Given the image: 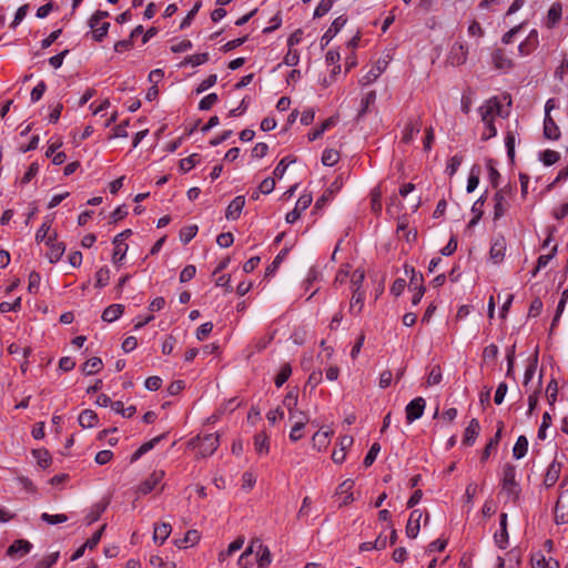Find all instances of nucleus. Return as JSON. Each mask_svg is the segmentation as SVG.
Returning <instances> with one entry per match:
<instances>
[{
  "instance_id": "obj_21",
  "label": "nucleus",
  "mask_w": 568,
  "mask_h": 568,
  "mask_svg": "<svg viewBox=\"0 0 568 568\" xmlns=\"http://www.w3.org/2000/svg\"><path fill=\"white\" fill-rule=\"evenodd\" d=\"M422 517H423V514L418 509H415L410 513L409 519H408V523L406 526V535L408 538L417 537V535L419 532V528H420L419 521H420Z\"/></svg>"
},
{
  "instance_id": "obj_15",
  "label": "nucleus",
  "mask_w": 568,
  "mask_h": 568,
  "mask_svg": "<svg viewBox=\"0 0 568 568\" xmlns=\"http://www.w3.org/2000/svg\"><path fill=\"white\" fill-rule=\"evenodd\" d=\"M164 477V471L155 470L150 477H148L144 481H142L138 488V491L142 495H148L161 483Z\"/></svg>"
},
{
  "instance_id": "obj_16",
  "label": "nucleus",
  "mask_w": 568,
  "mask_h": 568,
  "mask_svg": "<svg viewBox=\"0 0 568 568\" xmlns=\"http://www.w3.org/2000/svg\"><path fill=\"white\" fill-rule=\"evenodd\" d=\"M506 254V240L500 236L494 240L489 250L490 260L498 264L500 263Z\"/></svg>"
},
{
  "instance_id": "obj_32",
  "label": "nucleus",
  "mask_w": 568,
  "mask_h": 568,
  "mask_svg": "<svg viewBox=\"0 0 568 568\" xmlns=\"http://www.w3.org/2000/svg\"><path fill=\"white\" fill-rule=\"evenodd\" d=\"M78 422L83 428H92L98 424V415L92 409H84L80 413Z\"/></svg>"
},
{
  "instance_id": "obj_13",
  "label": "nucleus",
  "mask_w": 568,
  "mask_h": 568,
  "mask_svg": "<svg viewBox=\"0 0 568 568\" xmlns=\"http://www.w3.org/2000/svg\"><path fill=\"white\" fill-rule=\"evenodd\" d=\"M354 480L353 479H346L344 480L336 489V495L339 498V506H346L351 504L354 500Z\"/></svg>"
},
{
  "instance_id": "obj_35",
  "label": "nucleus",
  "mask_w": 568,
  "mask_h": 568,
  "mask_svg": "<svg viewBox=\"0 0 568 568\" xmlns=\"http://www.w3.org/2000/svg\"><path fill=\"white\" fill-rule=\"evenodd\" d=\"M484 203H485V199H484V195H481L479 199H477L473 206H471V214H473V217L471 220L469 221L468 225L469 226H474L478 223V221L481 219L483 214H484Z\"/></svg>"
},
{
  "instance_id": "obj_46",
  "label": "nucleus",
  "mask_w": 568,
  "mask_h": 568,
  "mask_svg": "<svg viewBox=\"0 0 568 568\" xmlns=\"http://www.w3.org/2000/svg\"><path fill=\"white\" fill-rule=\"evenodd\" d=\"M200 163V155L196 153L191 154L180 161V170L184 173L191 171Z\"/></svg>"
},
{
  "instance_id": "obj_9",
  "label": "nucleus",
  "mask_w": 568,
  "mask_h": 568,
  "mask_svg": "<svg viewBox=\"0 0 568 568\" xmlns=\"http://www.w3.org/2000/svg\"><path fill=\"white\" fill-rule=\"evenodd\" d=\"M503 489L508 493V495H515L518 493V484L516 481V467L513 465H506L503 469V478H501Z\"/></svg>"
},
{
  "instance_id": "obj_42",
  "label": "nucleus",
  "mask_w": 568,
  "mask_h": 568,
  "mask_svg": "<svg viewBox=\"0 0 568 568\" xmlns=\"http://www.w3.org/2000/svg\"><path fill=\"white\" fill-rule=\"evenodd\" d=\"M162 436H158L144 444H142L133 454L132 460H138L142 455L146 454L161 440Z\"/></svg>"
},
{
  "instance_id": "obj_25",
  "label": "nucleus",
  "mask_w": 568,
  "mask_h": 568,
  "mask_svg": "<svg viewBox=\"0 0 568 568\" xmlns=\"http://www.w3.org/2000/svg\"><path fill=\"white\" fill-rule=\"evenodd\" d=\"M544 135L548 140H558L560 136V130L550 114L544 119Z\"/></svg>"
},
{
  "instance_id": "obj_18",
  "label": "nucleus",
  "mask_w": 568,
  "mask_h": 568,
  "mask_svg": "<svg viewBox=\"0 0 568 568\" xmlns=\"http://www.w3.org/2000/svg\"><path fill=\"white\" fill-rule=\"evenodd\" d=\"M244 205L245 197L243 195L235 196L226 209L225 217L231 221L237 220L242 213Z\"/></svg>"
},
{
  "instance_id": "obj_59",
  "label": "nucleus",
  "mask_w": 568,
  "mask_h": 568,
  "mask_svg": "<svg viewBox=\"0 0 568 568\" xmlns=\"http://www.w3.org/2000/svg\"><path fill=\"white\" fill-rule=\"evenodd\" d=\"M443 373L439 366H434L428 373L427 384L429 386L437 385L442 382Z\"/></svg>"
},
{
  "instance_id": "obj_31",
  "label": "nucleus",
  "mask_w": 568,
  "mask_h": 568,
  "mask_svg": "<svg viewBox=\"0 0 568 568\" xmlns=\"http://www.w3.org/2000/svg\"><path fill=\"white\" fill-rule=\"evenodd\" d=\"M254 449L258 455H266L270 452V439L264 432L254 436Z\"/></svg>"
},
{
  "instance_id": "obj_37",
  "label": "nucleus",
  "mask_w": 568,
  "mask_h": 568,
  "mask_svg": "<svg viewBox=\"0 0 568 568\" xmlns=\"http://www.w3.org/2000/svg\"><path fill=\"white\" fill-rule=\"evenodd\" d=\"M537 43V31L536 30H532L529 36H528V39L527 41L525 42H521L519 45H518V51L521 55H527L529 54L532 49L535 48Z\"/></svg>"
},
{
  "instance_id": "obj_12",
  "label": "nucleus",
  "mask_w": 568,
  "mask_h": 568,
  "mask_svg": "<svg viewBox=\"0 0 568 568\" xmlns=\"http://www.w3.org/2000/svg\"><path fill=\"white\" fill-rule=\"evenodd\" d=\"M346 24V18L343 16L337 17L325 31V33L321 38V45L324 48L328 45V43L336 37V34L343 29Z\"/></svg>"
},
{
  "instance_id": "obj_2",
  "label": "nucleus",
  "mask_w": 568,
  "mask_h": 568,
  "mask_svg": "<svg viewBox=\"0 0 568 568\" xmlns=\"http://www.w3.org/2000/svg\"><path fill=\"white\" fill-rule=\"evenodd\" d=\"M220 445V436L217 434H206L190 439L189 446L197 448L201 457H209L214 454Z\"/></svg>"
},
{
  "instance_id": "obj_38",
  "label": "nucleus",
  "mask_w": 568,
  "mask_h": 568,
  "mask_svg": "<svg viewBox=\"0 0 568 568\" xmlns=\"http://www.w3.org/2000/svg\"><path fill=\"white\" fill-rule=\"evenodd\" d=\"M556 253H557V245H554L551 251L548 254L540 255L537 260L536 268L531 272V276L535 277L541 268L546 267L548 265V263L555 257Z\"/></svg>"
},
{
  "instance_id": "obj_56",
  "label": "nucleus",
  "mask_w": 568,
  "mask_h": 568,
  "mask_svg": "<svg viewBox=\"0 0 568 568\" xmlns=\"http://www.w3.org/2000/svg\"><path fill=\"white\" fill-rule=\"evenodd\" d=\"M128 248V244H116L113 248L112 262L114 264H120L124 260Z\"/></svg>"
},
{
  "instance_id": "obj_54",
  "label": "nucleus",
  "mask_w": 568,
  "mask_h": 568,
  "mask_svg": "<svg viewBox=\"0 0 568 568\" xmlns=\"http://www.w3.org/2000/svg\"><path fill=\"white\" fill-rule=\"evenodd\" d=\"M463 162V156L459 155V154H455L453 155L448 162H447V165H446V173L449 175V176H453L459 169L460 164Z\"/></svg>"
},
{
  "instance_id": "obj_62",
  "label": "nucleus",
  "mask_w": 568,
  "mask_h": 568,
  "mask_svg": "<svg viewBox=\"0 0 568 568\" xmlns=\"http://www.w3.org/2000/svg\"><path fill=\"white\" fill-rule=\"evenodd\" d=\"M217 81V75L216 74H210L207 78H205L204 80L201 81V83L197 85L195 92L197 94L209 90L210 88H212Z\"/></svg>"
},
{
  "instance_id": "obj_48",
  "label": "nucleus",
  "mask_w": 568,
  "mask_h": 568,
  "mask_svg": "<svg viewBox=\"0 0 568 568\" xmlns=\"http://www.w3.org/2000/svg\"><path fill=\"white\" fill-rule=\"evenodd\" d=\"M112 409L116 413V414H120L122 415L123 417L125 418H130L132 417L135 412H136V408L135 406H128V407H124L123 403L122 402H114L112 404Z\"/></svg>"
},
{
  "instance_id": "obj_50",
  "label": "nucleus",
  "mask_w": 568,
  "mask_h": 568,
  "mask_svg": "<svg viewBox=\"0 0 568 568\" xmlns=\"http://www.w3.org/2000/svg\"><path fill=\"white\" fill-rule=\"evenodd\" d=\"M364 278H365V273L363 270H355L351 276V290L352 291H363L362 290V286H363V282H364Z\"/></svg>"
},
{
  "instance_id": "obj_53",
  "label": "nucleus",
  "mask_w": 568,
  "mask_h": 568,
  "mask_svg": "<svg viewBox=\"0 0 568 568\" xmlns=\"http://www.w3.org/2000/svg\"><path fill=\"white\" fill-rule=\"evenodd\" d=\"M40 518L42 521L47 523L48 525L63 524L68 520V517L64 514L51 515L48 513H43Z\"/></svg>"
},
{
  "instance_id": "obj_8",
  "label": "nucleus",
  "mask_w": 568,
  "mask_h": 568,
  "mask_svg": "<svg viewBox=\"0 0 568 568\" xmlns=\"http://www.w3.org/2000/svg\"><path fill=\"white\" fill-rule=\"evenodd\" d=\"M45 245L49 247V251L47 252V257L49 262L53 264L60 261L65 251V245L63 244V242H59L57 240L55 232H52V236L48 237Z\"/></svg>"
},
{
  "instance_id": "obj_36",
  "label": "nucleus",
  "mask_w": 568,
  "mask_h": 568,
  "mask_svg": "<svg viewBox=\"0 0 568 568\" xmlns=\"http://www.w3.org/2000/svg\"><path fill=\"white\" fill-rule=\"evenodd\" d=\"M103 366V363L100 357H91L89 358L82 366V373L84 375H93L98 373Z\"/></svg>"
},
{
  "instance_id": "obj_11",
  "label": "nucleus",
  "mask_w": 568,
  "mask_h": 568,
  "mask_svg": "<svg viewBox=\"0 0 568 568\" xmlns=\"http://www.w3.org/2000/svg\"><path fill=\"white\" fill-rule=\"evenodd\" d=\"M561 468H562V464L556 459L552 460L548 465L546 473L544 475V480H542V486L546 489L554 487L556 485V483L559 480L560 474H561Z\"/></svg>"
},
{
  "instance_id": "obj_52",
  "label": "nucleus",
  "mask_w": 568,
  "mask_h": 568,
  "mask_svg": "<svg viewBox=\"0 0 568 568\" xmlns=\"http://www.w3.org/2000/svg\"><path fill=\"white\" fill-rule=\"evenodd\" d=\"M539 159L540 161L546 165V166H550L552 164H555L556 162H558V160L560 159V155L558 152L556 151H552V150H546L544 152H541L539 154Z\"/></svg>"
},
{
  "instance_id": "obj_41",
  "label": "nucleus",
  "mask_w": 568,
  "mask_h": 568,
  "mask_svg": "<svg viewBox=\"0 0 568 568\" xmlns=\"http://www.w3.org/2000/svg\"><path fill=\"white\" fill-rule=\"evenodd\" d=\"M197 230H199L197 225H195V224L182 227L180 231V234H179L180 241L183 244L190 243L197 234Z\"/></svg>"
},
{
  "instance_id": "obj_39",
  "label": "nucleus",
  "mask_w": 568,
  "mask_h": 568,
  "mask_svg": "<svg viewBox=\"0 0 568 568\" xmlns=\"http://www.w3.org/2000/svg\"><path fill=\"white\" fill-rule=\"evenodd\" d=\"M257 568H267L272 562V554L270 548L266 546L256 554Z\"/></svg>"
},
{
  "instance_id": "obj_7",
  "label": "nucleus",
  "mask_w": 568,
  "mask_h": 568,
  "mask_svg": "<svg viewBox=\"0 0 568 568\" xmlns=\"http://www.w3.org/2000/svg\"><path fill=\"white\" fill-rule=\"evenodd\" d=\"M426 402L423 397L412 399L405 407L407 424H412L419 419L425 410Z\"/></svg>"
},
{
  "instance_id": "obj_63",
  "label": "nucleus",
  "mask_w": 568,
  "mask_h": 568,
  "mask_svg": "<svg viewBox=\"0 0 568 568\" xmlns=\"http://www.w3.org/2000/svg\"><path fill=\"white\" fill-rule=\"evenodd\" d=\"M557 394H558V385L555 379H551L546 388V396L548 399V403L550 405H554V403L557 400Z\"/></svg>"
},
{
  "instance_id": "obj_30",
  "label": "nucleus",
  "mask_w": 568,
  "mask_h": 568,
  "mask_svg": "<svg viewBox=\"0 0 568 568\" xmlns=\"http://www.w3.org/2000/svg\"><path fill=\"white\" fill-rule=\"evenodd\" d=\"M31 549H32V544L30 541L24 540V539H18L9 546L7 554L9 556H12L14 554H21L23 556V555L29 554L31 551Z\"/></svg>"
},
{
  "instance_id": "obj_45",
  "label": "nucleus",
  "mask_w": 568,
  "mask_h": 568,
  "mask_svg": "<svg viewBox=\"0 0 568 568\" xmlns=\"http://www.w3.org/2000/svg\"><path fill=\"white\" fill-rule=\"evenodd\" d=\"M334 124H335V120L333 118H329V119L325 120L317 129H315V130H313L312 132L308 133V140L310 141L317 140L320 136H322V134L326 130L332 128Z\"/></svg>"
},
{
  "instance_id": "obj_23",
  "label": "nucleus",
  "mask_w": 568,
  "mask_h": 568,
  "mask_svg": "<svg viewBox=\"0 0 568 568\" xmlns=\"http://www.w3.org/2000/svg\"><path fill=\"white\" fill-rule=\"evenodd\" d=\"M479 430H480L479 422L477 419L473 418L465 429L463 444L466 446H471L475 443V440L479 434Z\"/></svg>"
},
{
  "instance_id": "obj_14",
  "label": "nucleus",
  "mask_w": 568,
  "mask_h": 568,
  "mask_svg": "<svg viewBox=\"0 0 568 568\" xmlns=\"http://www.w3.org/2000/svg\"><path fill=\"white\" fill-rule=\"evenodd\" d=\"M494 540L498 548L505 549L508 546V531H507V514L501 513L499 516V530L495 532Z\"/></svg>"
},
{
  "instance_id": "obj_5",
  "label": "nucleus",
  "mask_w": 568,
  "mask_h": 568,
  "mask_svg": "<svg viewBox=\"0 0 568 568\" xmlns=\"http://www.w3.org/2000/svg\"><path fill=\"white\" fill-rule=\"evenodd\" d=\"M493 200H494L493 219H494V221H497L500 217H503L510 207V192L505 189L498 190L495 193Z\"/></svg>"
},
{
  "instance_id": "obj_47",
  "label": "nucleus",
  "mask_w": 568,
  "mask_h": 568,
  "mask_svg": "<svg viewBox=\"0 0 568 568\" xmlns=\"http://www.w3.org/2000/svg\"><path fill=\"white\" fill-rule=\"evenodd\" d=\"M375 101H376V92L375 91H369L368 93H366L362 98V101H361V109L358 111V118L364 116L365 113L367 112L369 105L375 103Z\"/></svg>"
},
{
  "instance_id": "obj_60",
  "label": "nucleus",
  "mask_w": 568,
  "mask_h": 568,
  "mask_svg": "<svg viewBox=\"0 0 568 568\" xmlns=\"http://www.w3.org/2000/svg\"><path fill=\"white\" fill-rule=\"evenodd\" d=\"M298 403V394L297 390L292 389L287 392L283 399V405L287 408V410L294 408L297 406Z\"/></svg>"
},
{
  "instance_id": "obj_26",
  "label": "nucleus",
  "mask_w": 568,
  "mask_h": 568,
  "mask_svg": "<svg viewBox=\"0 0 568 568\" xmlns=\"http://www.w3.org/2000/svg\"><path fill=\"white\" fill-rule=\"evenodd\" d=\"M365 292L364 291H352V297L349 302V313L357 316L361 314L364 307Z\"/></svg>"
},
{
  "instance_id": "obj_57",
  "label": "nucleus",
  "mask_w": 568,
  "mask_h": 568,
  "mask_svg": "<svg viewBox=\"0 0 568 568\" xmlns=\"http://www.w3.org/2000/svg\"><path fill=\"white\" fill-rule=\"evenodd\" d=\"M217 101H219L217 94L210 93L201 99V101L199 103V109L202 111L210 110Z\"/></svg>"
},
{
  "instance_id": "obj_4",
  "label": "nucleus",
  "mask_w": 568,
  "mask_h": 568,
  "mask_svg": "<svg viewBox=\"0 0 568 568\" xmlns=\"http://www.w3.org/2000/svg\"><path fill=\"white\" fill-rule=\"evenodd\" d=\"M109 16V12L98 10L89 20V26L93 31V39L98 42L102 41L109 31L110 23L102 21Z\"/></svg>"
},
{
  "instance_id": "obj_33",
  "label": "nucleus",
  "mask_w": 568,
  "mask_h": 568,
  "mask_svg": "<svg viewBox=\"0 0 568 568\" xmlns=\"http://www.w3.org/2000/svg\"><path fill=\"white\" fill-rule=\"evenodd\" d=\"M51 225H52V219H50L49 216H45L44 221L42 222L41 226L38 229V231L36 233V241L38 243L44 242L47 244L48 237L52 236V233H50Z\"/></svg>"
},
{
  "instance_id": "obj_51",
  "label": "nucleus",
  "mask_w": 568,
  "mask_h": 568,
  "mask_svg": "<svg viewBox=\"0 0 568 568\" xmlns=\"http://www.w3.org/2000/svg\"><path fill=\"white\" fill-rule=\"evenodd\" d=\"M41 275L33 271L29 274L28 278V292L31 294H38L40 290Z\"/></svg>"
},
{
  "instance_id": "obj_55",
  "label": "nucleus",
  "mask_w": 568,
  "mask_h": 568,
  "mask_svg": "<svg viewBox=\"0 0 568 568\" xmlns=\"http://www.w3.org/2000/svg\"><path fill=\"white\" fill-rule=\"evenodd\" d=\"M288 418L293 423L305 424L308 422V416L303 410L298 409L297 406L288 410Z\"/></svg>"
},
{
  "instance_id": "obj_58",
  "label": "nucleus",
  "mask_w": 568,
  "mask_h": 568,
  "mask_svg": "<svg viewBox=\"0 0 568 568\" xmlns=\"http://www.w3.org/2000/svg\"><path fill=\"white\" fill-rule=\"evenodd\" d=\"M333 0H321L314 10V18H321L325 16L333 7Z\"/></svg>"
},
{
  "instance_id": "obj_20",
  "label": "nucleus",
  "mask_w": 568,
  "mask_h": 568,
  "mask_svg": "<svg viewBox=\"0 0 568 568\" xmlns=\"http://www.w3.org/2000/svg\"><path fill=\"white\" fill-rule=\"evenodd\" d=\"M332 435L333 432L329 429H321L316 432L312 437L313 448L317 449L318 452L326 449L331 443Z\"/></svg>"
},
{
  "instance_id": "obj_22",
  "label": "nucleus",
  "mask_w": 568,
  "mask_h": 568,
  "mask_svg": "<svg viewBox=\"0 0 568 568\" xmlns=\"http://www.w3.org/2000/svg\"><path fill=\"white\" fill-rule=\"evenodd\" d=\"M491 61L494 67L498 70L507 71L513 67L511 59H509L500 49H497L493 52Z\"/></svg>"
},
{
  "instance_id": "obj_43",
  "label": "nucleus",
  "mask_w": 568,
  "mask_h": 568,
  "mask_svg": "<svg viewBox=\"0 0 568 568\" xmlns=\"http://www.w3.org/2000/svg\"><path fill=\"white\" fill-rule=\"evenodd\" d=\"M339 160V153L334 149H325L322 154V163L325 166H333Z\"/></svg>"
},
{
  "instance_id": "obj_28",
  "label": "nucleus",
  "mask_w": 568,
  "mask_h": 568,
  "mask_svg": "<svg viewBox=\"0 0 568 568\" xmlns=\"http://www.w3.org/2000/svg\"><path fill=\"white\" fill-rule=\"evenodd\" d=\"M172 527L168 523H161L154 525L153 540L162 545L171 535Z\"/></svg>"
},
{
  "instance_id": "obj_1",
  "label": "nucleus",
  "mask_w": 568,
  "mask_h": 568,
  "mask_svg": "<svg viewBox=\"0 0 568 568\" xmlns=\"http://www.w3.org/2000/svg\"><path fill=\"white\" fill-rule=\"evenodd\" d=\"M484 131L481 134L483 140H489L497 135V128L495 120L500 116L501 104L497 98L486 100L478 109Z\"/></svg>"
},
{
  "instance_id": "obj_6",
  "label": "nucleus",
  "mask_w": 568,
  "mask_h": 568,
  "mask_svg": "<svg viewBox=\"0 0 568 568\" xmlns=\"http://www.w3.org/2000/svg\"><path fill=\"white\" fill-rule=\"evenodd\" d=\"M468 57V47L464 42H456L452 45L447 61L454 65L458 67L464 64L467 61Z\"/></svg>"
},
{
  "instance_id": "obj_40",
  "label": "nucleus",
  "mask_w": 568,
  "mask_h": 568,
  "mask_svg": "<svg viewBox=\"0 0 568 568\" xmlns=\"http://www.w3.org/2000/svg\"><path fill=\"white\" fill-rule=\"evenodd\" d=\"M291 374H292L291 365L287 363L283 364L274 379L276 387H278V388L282 387L286 383V381L290 378Z\"/></svg>"
},
{
  "instance_id": "obj_19",
  "label": "nucleus",
  "mask_w": 568,
  "mask_h": 568,
  "mask_svg": "<svg viewBox=\"0 0 568 568\" xmlns=\"http://www.w3.org/2000/svg\"><path fill=\"white\" fill-rule=\"evenodd\" d=\"M561 14H562V7L559 2H554L548 12H547V16L545 18V26L548 28V29H552L555 28L560 19H561Z\"/></svg>"
},
{
  "instance_id": "obj_64",
  "label": "nucleus",
  "mask_w": 568,
  "mask_h": 568,
  "mask_svg": "<svg viewBox=\"0 0 568 568\" xmlns=\"http://www.w3.org/2000/svg\"><path fill=\"white\" fill-rule=\"evenodd\" d=\"M47 85L43 81H40L31 91L30 99L32 103L38 102L44 94Z\"/></svg>"
},
{
  "instance_id": "obj_49",
  "label": "nucleus",
  "mask_w": 568,
  "mask_h": 568,
  "mask_svg": "<svg viewBox=\"0 0 568 568\" xmlns=\"http://www.w3.org/2000/svg\"><path fill=\"white\" fill-rule=\"evenodd\" d=\"M479 184V168L473 166L467 180L466 191L468 193L474 192Z\"/></svg>"
},
{
  "instance_id": "obj_44",
  "label": "nucleus",
  "mask_w": 568,
  "mask_h": 568,
  "mask_svg": "<svg viewBox=\"0 0 568 568\" xmlns=\"http://www.w3.org/2000/svg\"><path fill=\"white\" fill-rule=\"evenodd\" d=\"M110 281V268L108 266L100 267L95 273V286L105 287Z\"/></svg>"
},
{
  "instance_id": "obj_29",
  "label": "nucleus",
  "mask_w": 568,
  "mask_h": 568,
  "mask_svg": "<svg viewBox=\"0 0 568 568\" xmlns=\"http://www.w3.org/2000/svg\"><path fill=\"white\" fill-rule=\"evenodd\" d=\"M124 312V306L121 304H112L108 306L103 313H102V320L108 323H113L118 318L121 317V315Z\"/></svg>"
},
{
  "instance_id": "obj_27",
  "label": "nucleus",
  "mask_w": 568,
  "mask_h": 568,
  "mask_svg": "<svg viewBox=\"0 0 568 568\" xmlns=\"http://www.w3.org/2000/svg\"><path fill=\"white\" fill-rule=\"evenodd\" d=\"M244 545V538L237 537L229 547L219 552L217 559L221 564L225 562L231 556L239 551Z\"/></svg>"
},
{
  "instance_id": "obj_3",
  "label": "nucleus",
  "mask_w": 568,
  "mask_h": 568,
  "mask_svg": "<svg viewBox=\"0 0 568 568\" xmlns=\"http://www.w3.org/2000/svg\"><path fill=\"white\" fill-rule=\"evenodd\" d=\"M555 523L564 525L568 523V488H566V480L559 485V496L554 510Z\"/></svg>"
},
{
  "instance_id": "obj_34",
  "label": "nucleus",
  "mask_w": 568,
  "mask_h": 568,
  "mask_svg": "<svg viewBox=\"0 0 568 568\" xmlns=\"http://www.w3.org/2000/svg\"><path fill=\"white\" fill-rule=\"evenodd\" d=\"M527 450H528V439L526 436L520 435L517 438V440L513 447V456L516 459H521L523 457L526 456Z\"/></svg>"
},
{
  "instance_id": "obj_24",
  "label": "nucleus",
  "mask_w": 568,
  "mask_h": 568,
  "mask_svg": "<svg viewBox=\"0 0 568 568\" xmlns=\"http://www.w3.org/2000/svg\"><path fill=\"white\" fill-rule=\"evenodd\" d=\"M386 62L378 61L365 75L359 80L361 85H368L377 80V78L385 71Z\"/></svg>"
},
{
  "instance_id": "obj_17",
  "label": "nucleus",
  "mask_w": 568,
  "mask_h": 568,
  "mask_svg": "<svg viewBox=\"0 0 568 568\" xmlns=\"http://www.w3.org/2000/svg\"><path fill=\"white\" fill-rule=\"evenodd\" d=\"M420 130H422V123L419 120L408 121L403 129L402 141L406 144L412 143L415 140V138L418 135Z\"/></svg>"
},
{
  "instance_id": "obj_10",
  "label": "nucleus",
  "mask_w": 568,
  "mask_h": 568,
  "mask_svg": "<svg viewBox=\"0 0 568 568\" xmlns=\"http://www.w3.org/2000/svg\"><path fill=\"white\" fill-rule=\"evenodd\" d=\"M312 203V196L310 194H303L301 195L296 203H295V207L290 211L286 216H285V221L288 223V224H293L295 223L300 217H301V214L306 210L308 209V206L311 205Z\"/></svg>"
},
{
  "instance_id": "obj_61",
  "label": "nucleus",
  "mask_w": 568,
  "mask_h": 568,
  "mask_svg": "<svg viewBox=\"0 0 568 568\" xmlns=\"http://www.w3.org/2000/svg\"><path fill=\"white\" fill-rule=\"evenodd\" d=\"M59 559V552H52L42 558L37 562L36 568H50L52 567Z\"/></svg>"
}]
</instances>
